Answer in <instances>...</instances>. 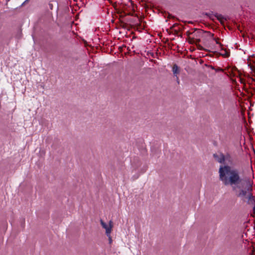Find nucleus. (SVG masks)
<instances>
[{"label":"nucleus","instance_id":"1","mask_svg":"<svg viewBox=\"0 0 255 255\" xmlns=\"http://www.w3.org/2000/svg\"><path fill=\"white\" fill-rule=\"evenodd\" d=\"M220 180L226 185H230L234 190L239 189L237 196L244 197L247 196L248 204H255V198L252 193V184L249 179H244L240 175L238 169L232 168L229 165L220 166L219 170Z\"/></svg>","mask_w":255,"mask_h":255},{"label":"nucleus","instance_id":"2","mask_svg":"<svg viewBox=\"0 0 255 255\" xmlns=\"http://www.w3.org/2000/svg\"><path fill=\"white\" fill-rule=\"evenodd\" d=\"M203 31L200 29H195L193 32H187V35L190 38L195 39L197 42H200V37L202 36Z\"/></svg>","mask_w":255,"mask_h":255},{"label":"nucleus","instance_id":"3","mask_svg":"<svg viewBox=\"0 0 255 255\" xmlns=\"http://www.w3.org/2000/svg\"><path fill=\"white\" fill-rule=\"evenodd\" d=\"M101 224L103 228L106 230V234L107 236H109L111 234L112 231V221H110L109 222V225H108L106 223H105L102 220H100Z\"/></svg>","mask_w":255,"mask_h":255},{"label":"nucleus","instance_id":"4","mask_svg":"<svg viewBox=\"0 0 255 255\" xmlns=\"http://www.w3.org/2000/svg\"><path fill=\"white\" fill-rule=\"evenodd\" d=\"M214 157L215 159L219 163H223L225 159L228 160V159H230L231 157L229 155H227L226 157L224 156L223 153H220V154H214Z\"/></svg>","mask_w":255,"mask_h":255},{"label":"nucleus","instance_id":"5","mask_svg":"<svg viewBox=\"0 0 255 255\" xmlns=\"http://www.w3.org/2000/svg\"><path fill=\"white\" fill-rule=\"evenodd\" d=\"M172 72L175 77L180 73V68L176 64H174L172 67Z\"/></svg>","mask_w":255,"mask_h":255},{"label":"nucleus","instance_id":"6","mask_svg":"<svg viewBox=\"0 0 255 255\" xmlns=\"http://www.w3.org/2000/svg\"><path fill=\"white\" fill-rule=\"evenodd\" d=\"M208 34H209V36L211 37V38H212L213 40L216 41V42L217 44H220L218 42V41L215 38H214V37H213L214 36V34H211V33H210L209 32H208Z\"/></svg>","mask_w":255,"mask_h":255},{"label":"nucleus","instance_id":"7","mask_svg":"<svg viewBox=\"0 0 255 255\" xmlns=\"http://www.w3.org/2000/svg\"><path fill=\"white\" fill-rule=\"evenodd\" d=\"M215 16H216V17H217V18L218 19H221V18H223V17L221 14H218L217 13L216 15H215Z\"/></svg>","mask_w":255,"mask_h":255},{"label":"nucleus","instance_id":"8","mask_svg":"<svg viewBox=\"0 0 255 255\" xmlns=\"http://www.w3.org/2000/svg\"><path fill=\"white\" fill-rule=\"evenodd\" d=\"M222 54L225 57H228L229 56V53L226 51H225L224 53H222Z\"/></svg>","mask_w":255,"mask_h":255},{"label":"nucleus","instance_id":"9","mask_svg":"<svg viewBox=\"0 0 255 255\" xmlns=\"http://www.w3.org/2000/svg\"><path fill=\"white\" fill-rule=\"evenodd\" d=\"M109 237V242L111 244L112 242V238H111V235H110L109 236H108Z\"/></svg>","mask_w":255,"mask_h":255},{"label":"nucleus","instance_id":"10","mask_svg":"<svg viewBox=\"0 0 255 255\" xmlns=\"http://www.w3.org/2000/svg\"><path fill=\"white\" fill-rule=\"evenodd\" d=\"M216 71L217 72H218V71H222L223 70L221 69V68H218V69H216Z\"/></svg>","mask_w":255,"mask_h":255},{"label":"nucleus","instance_id":"11","mask_svg":"<svg viewBox=\"0 0 255 255\" xmlns=\"http://www.w3.org/2000/svg\"><path fill=\"white\" fill-rule=\"evenodd\" d=\"M176 77V81H177V82L178 84H179V78L178 76Z\"/></svg>","mask_w":255,"mask_h":255},{"label":"nucleus","instance_id":"12","mask_svg":"<svg viewBox=\"0 0 255 255\" xmlns=\"http://www.w3.org/2000/svg\"><path fill=\"white\" fill-rule=\"evenodd\" d=\"M253 212L255 214V206L253 207Z\"/></svg>","mask_w":255,"mask_h":255},{"label":"nucleus","instance_id":"13","mask_svg":"<svg viewBox=\"0 0 255 255\" xmlns=\"http://www.w3.org/2000/svg\"><path fill=\"white\" fill-rule=\"evenodd\" d=\"M28 1V0H25V1L22 3V4H23L25 2H26V1Z\"/></svg>","mask_w":255,"mask_h":255}]
</instances>
